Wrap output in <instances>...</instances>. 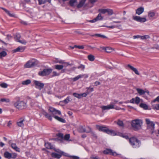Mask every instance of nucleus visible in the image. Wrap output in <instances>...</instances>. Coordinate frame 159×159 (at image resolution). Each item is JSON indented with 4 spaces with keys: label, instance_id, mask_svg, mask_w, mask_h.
<instances>
[{
    "label": "nucleus",
    "instance_id": "nucleus-11",
    "mask_svg": "<svg viewBox=\"0 0 159 159\" xmlns=\"http://www.w3.org/2000/svg\"><path fill=\"white\" fill-rule=\"evenodd\" d=\"M4 157L8 159H15L17 157V154L15 153H10L7 152H6L4 153Z\"/></svg>",
    "mask_w": 159,
    "mask_h": 159
},
{
    "label": "nucleus",
    "instance_id": "nucleus-61",
    "mask_svg": "<svg viewBox=\"0 0 159 159\" xmlns=\"http://www.w3.org/2000/svg\"><path fill=\"white\" fill-rule=\"evenodd\" d=\"M113 102H111L110 103V104L111 105H112L114 106V105L116 104L118 102V101L116 100H113Z\"/></svg>",
    "mask_w": 159,
    "mask_h": 159
},
{
    "label": "nucleus",
    "instance_id": "nucleus-36",
    "mask_svg": "<svg viewBox=\"0 0 159 159\" xmlns=\"http://www.w3.org/2000/svg\"><path fill=\"white\" fill-rule=\"evenodd\" d=\"M7 55V52L5 51H2L0 52V58H2L3 57H5Z\"/></svg>",
    "mask_w": 159,
    "mask_h": 159
},
{
    "label": "nucleus",
    "instance_id": "nucleus-54",
    "mask_svg": "<svg viewBox=\"0 0 159 159\" xmlns=\"http://www.w3.org/2000/svg\"><path fill=\"white\" fill-rule=\"evenodd\" d=\"M0 86L3 88H6L7 87V84L5 83H3L0 84Z\"/></svg>",
    "mask_w": 159,
    "mask_h": 159
},
{
    "label": "nucleus",
    "instance_id": "nucleus-55",
    "mask_svg": "<svg viewBox=\"0 0 159 159\" xmlns=\"http://www.w3.org/2000/svg\"><path fill=\"white\" fill-rule=\"evenodd\" d=\"M59 74L57 73L56 71H53L52 73V77H53L55 76H57L59 75Z\"/></svg>",
    "mask_w": 159,
    "mask_h": 159
},
{
    "label": "nucleus",
    "instance_id": "nucleus-40",
    "mask_svg": "<svg viewBox=\"0 0 159 159\" xmlns=\"http://www.w3.org/2000/svg\"><path fill=\"white\" fill-rule=\"evenodd\" d=\"M117 124L120 126L123 127L124 124L123 121L120 120H118L117 123Z\"/></svg>",
    "mask_w": 159,
    "mask_h": 159
},
{
    "label": "nucleus",
    "instance_id": "nucleus-7",
    "mask_svg": "<svg viewBox=\"0 0 159 159\" xmlns=\"http://www.w3.org/2000/svg\"><path fill=\"white\" fill-rule=\"evenodd\" d=\"M38 64V61L35 59H32L28 61L24 65L25 68H30L36 66Z\"/></svg>",
    "mask_w": 159,
    "mask_h": 159
},
{
    "label": "nucleus",
    "instance_id": "nucleus-47",
    "mask_svg": "<svg viewBox=\"0 0 159 159\" xmlns=\"http://www.w3.org/2000/svg\"><path fill=\"white\" fill-rule=\"evenodd\" d=\"M58 62L59 63H61V64H64V65H63L64 66H67L70 65V64L69 63L66 62H64V61H62V60L59 61Z\"/></svg>",
    "mask_w": 159,
    "mask_h": 159
},
{
    "label": "nucleus",
    "instance_id": "nucleus-50",
    "mask_svg": "<svg viewBox=\"0 0 159 159\" xmlns=\"http://www.w3.org/2000/svg\"><path fill=\"white\" fill-rule=\"evenodd\" d=\"M0 101L2 102H10V100L9 99L2 98L0 99Z\"/></svg>",
    "mask_w": 159,
    "mask_h": 159
},
{
    "label": "nucleus",
    "instance_id": "nucleus-58",
    "mask_svg": "<svg viewBox=\"0 0 159 159\" xmlns=\"http://www.w3.org/2000/svg\"><path fill=\"white\" fill-rule=\"evenodd\" d=\"M75 47L80 49H83L84 48V46L83 45H75Z\"/></svg>",
    "mask_w": 159,
    "mask_h": 159
},
{
    "label": "nucleus",
    "instance_id": "nucleus-30",
    "mask_svg": "<svg viewBox=\"0 0 159 159\" xmlns=\"http://www.w3.org/2000/svg\"><path fill=\"white\" fill-rule=\"evenodd\" d=\"M70 134H66L64 137H63V140L70 141Z\"/></svg>",
    "mask_w": 159,
    "mask_h": 159
},
{
    "label": "nucleus",
    "instance_id": "nucleus-44",
    "mask_svg": "<svg viewBox=\"0 0 159 159\" xmlns=\"http://www.w3.org/2000/svg\"><path fill=\"white\" fill-rule=\"evenodd\" d=\"M97 1V0H89V3L87 4H89V5H93L94 3Z\"/></svg>",
    "mask_w": 159,
    "mask_h": 159
},
{
    "label": "nucleus",
    "instance_id": "nucleus-19",
    "mask_svg": "<svg viewBox=\"0 0 159 159\" xmlns=\"http://www.w3.org/2000/svg\"><path fill=\"white\" fill-rule=\"evenodd\" d=\"M25 48L24 47L19 46L16 48L14 49L13 50V52H23L24 51Z\"/></svg>",
    "mask_w": 159,
    "mask_h": 159
},
{
    "label": "nucleus",
    "instance_id": "nucleus-10",
    "mask_svg": "<svg viewBox=\"0 0 159 159\" xmlns=\"http://www.w3.org/2000/svg\"><path fill=\"white\" fill-rule=\"evenodd\" d=\"M62 155L65 156H69V154L61 151L56 152H53L51 154L52 157L57 159L60 158Z\"/></svg>",
    "mask_w": 159,
    "mask_h": 159
},
{
    "label": "nucleus",
    "instance_id": "nucleus-34",
    "mask_svg": "<svg viewBox=\"0 0 159 159\" xmlns=\"http://www.w3.org/2000/svg\"><path fill=\"white\" fill-rule=\"evenodd\" d=\"M77 2V0H70L69 3L70 5L72 7L74 6L75 3Z\"/></svg>",
    "mask_w": 159,
    "mask_h": 159
},
{
    "label": "nucleus",
    "instance_id": "nucleus-21",
    "mask_svg": "<svg viewBox=\"0 0 159 159\" xmlns=\"http://www.w3.org/2000/svg\"><path fill=\"white\" fill-rule=\"evenodd\" d=\"M144 8L142 7H141L136 10V13L138 15H140L144 11Z\"/></svg>",
    "mask_w": 159,
    "mask_h": 159
},
{
    "label": "nucleus",
    "instance_id": "nucleus-15",
    "mask_svg": "<svg viewBox=\"0 0 159 159\" xmlns=\"http://www.w3.org/2000/svg\"><path fill=\"white\" fill-rule=\"evenodd\" d=\"M103 152L105 154H109L114 156H116L118 155L116 152L113 151L112 150H105L103 151Z\"/></svg>",
    "mask_w": 159,
    "mask_h": 159
},
{
    "label": "nucleus",
    "instance_id": "nucleus-6",
    "mask_svg": "<svg viewBox=\"0 0 159 159\" xmlns=\"http://www.w3.org/2000/svg\"><path fill=\"white\" fill-rule=\"evenodd\" d=\"M14 105L16 108L19 110H22L27 107L26 103L21 101H16L14 103Z\"/></svg>",
    "mask_w": 159,
    "mask_h": 159
},
{
    "label": "nucleus",
    "instance_id": "nucleus-46",
    "mask_svg": "<svg viewBox=\"0 0 159 159\" xmlns=\"http://www.w3.org/2000/svg\"><path fill=\"white\" fill-rule=\"evenodd\" d=\"M57 136L59 138H61V142H62L63 140V137L64 135L62 133H58L57 134Z\"/></svg>",
    "mask_w": 159,
    "mask_h": 159
},
{
    "label": "nucleus",
    "instance_id": "nucleus-48",
    "mask_svg": "<svg viewBox=\"0 0 159 159\" xmlns=\"http://www.w3.org/2000/svg\"><path fill=\"white\" fill-rule=\"evenodd\" d=\"M135 103L136 104H138L140 102V99L138 97H136L135 98Z\"/></svg>",
    "mask_w": 159,
    "mask_h": 159
},
{
    "label": "nucleus",
    "instance_id": "nucleus-24",
    "mask_svg": "<svg viewBox=\"0 0 159 159\" xmlns=\"http://www.w3.org/2000/svg\"><path fill=\"white\" fill-rule=\"evenodd\" d=\"M78 131L80 133L85 132L86 129L82 126H80L78 129Z\"/></svg>",
    "mask_w": 159,
    "mask_h": 159
},
{
    "label": "nucleus",
    "instance_id": "nucleus-9",
    "mask_svg": "<svg viewBox=\"0 0 159 159\" xmlns=\"http://www.w3.org/2000/svg\"><path fill=\"white\" fill-rule=\"evenodd\" d=\"M86 1V0H81L77 5V7L79 8L83 7L85 9H87L93 7V5H89L87 3L85 4Z\"/></svg>",
    "mask_w": 159,
    "mask_h": 159
},
{
    "label": "nucleus",
    "instance_id": "nucleus-17",
    "mask_svg": "<svg viewBox=\"0 0 159 159\" xmlns=\"http://www.w3.org/2000/svg\"><path fill=\"white\" fill-rule=\"evenodd\" d=\"M88 75L87 74H83L81 75H79L77 76L74 78L73 79V81H75L79 79L82 78L83 77H84L85 78H87L88 77Z\"/></svg>",
    "mask_w": 159,
    "mask_h": 159
},
{
    "label": "nucleus",
    "instance_id": "nucleus-56",
    "mask_svg": "<svg viewBox=\"0 0 159 159\" xmlns=\"http://www.w3.org/2000/svg\"><path fill=\"white\" fill-rule=\"evenodd\" d=\"M69 157L73 159H79L80 158L78 156H70L69 155Z\"/></svg>",
    "mask_w": 159,
    "mask_h": 159
},
{
    "label": "nucleus",
    "instance_id": "nucleus-26",
    "mask_svg": "<svg viewBox=\"0 0 159 159\" xmlns=\"http://www.w3.org/2000/svg\"><path fill=\"white\" fill-rule=\"evenodd\" d=\"M106 13L109 16L112 15L114 13L113 10L110 9H106Z\"/></svg>",
    "mask_w": 159,
    "mask_h": 159
},
{
    "label": "nucleus",
    "instance_id": "nucleus-39",
    "mask_svg": "<svg viewBox=\"0 0 159 159\" xmlns=\"http://www.w3.org/2000/svg\"><path fill=\"white\" fill-rule=\"evenodd\" d=\"M24 121V120H22L19 122H17V124L18 125L19 127H22L24 126L23 121Z\"/></svg>",
    "mask_w": 159,
    "mask_h": 159
},
{
    "label": "nucleus",
    "instance_id": "nucleus-14",
    "mask_svg": "<svg viewBox=\"0 0 159 159\" xmlns=\"http://www.w3.org/2000/svg\"><path fill=\"white\" fill-rule=\"evenodd\" d=\"M133 19L141 23L144 22L146 21L145 18H142L137 16H134Z\"/></svg>",
    "mask_w": 159,
    "mask_h": 159
},
{
    "label": "nucleus",
    "instance_id": "nucleus-37",
    "mask_svg": "<svg viewBox=\"0 0 159 159\" xmlns=\"http://www.w3.org/2000/svg\"><path fill=\"white\" fill-rule=\"evenodd\" d=\"M88 59L91 61H93L94 60V56L91 54L88 55Z\"/></svg>",
    "mask_w": 159,
    "mask_h": 159
},
{
    "label": "nucleus",
    "instance_id": "nucleus-59",
    "mask_svg": "<svg viewBox=\"0 0 159 159\" xmlns=\"http://www.w3.org/2000/svg\"><path fill=\"white\" fill-rule=\"evenodd\" d=\"M18 42L24 44H25L27 43L26 41L24 39H23L22 40H18Z\"/></svg>",
    "mask_w": 159,
    "mask_h": 159
},
{
    "label": "nucleus",
    "instance_id": "nucleus-23",
    "mask_svg": "<svg viewBox=\"0 0 159 159\" xmlns=\"http://www.w3.org/2000/svg\"><path fill=\"white\" fill-rule=\"evenodd\" d=\"M101 48L103 50H105L106 52L108 53L111 52L112 51V48L110 47H107L105 48L103 47Z\"/></svg>",
    "mask_w": 159,
    "mask_h": 159
},
{
    "label": "nucleus",
    "instance_id": "nucleus-32",
    "mask_svg": "<svg viewBox=\"0 0 159 159\" xmlns=\"http://www.w3.org/2000/svg\"><path fill=\"white\" fill-rule=\"evenodd\" d=\"M97 21L102 20L103 19V17L102 16L101 14L99 13L95 18Z\"/></svg>",
    "mask_w": 159,
    "mask_h": 159
},
{
    "label": "nucleus",
    "instance_id": "nucleus-43",
    "mask_svg": "<svg viewBox=\"0 0 159 159\" xmlns=\"http://www.w3.org/2000/svg\"><path fill=\"white\" fill-rule=\"evenodd\" d=\"M119 135L126 139H129L128 136L127 135L125 134L120 133L119 134Z\"/></svg>",
    "mask_w": 159,
    "mask_h": 159
},
{
    "label": "nucleus",
    "instance_id": "nucleus-13",
    "mask_svg": "<svg viewBox=\"0 0 159 159\" xmlns=\"http://www.w3.org/2000/svg\"><path fill=\"white\" fill-rule=\"evenodd\" d=\"M33 82L35 85L36 88L40 90L43 88L44 85L43 83L39 81L35 80H34Z\"/></svg>",
    "mask_w": 159,
    "mask_h": 159
},
{
    "label": "nucleus",
    "instance_id": "nucleus-16",
    "mask_svg": "<svg viewBox=\"0 0 159 159\" xmlns=\"http://www.w3.org/2000/svg\"><path fill=\"white\" fill-rule=\"evenodd\" d=\"M102 111L104 110H109L111 109L114 108V106L113 105H111L110 104L107 106H102L101 107Z\"/></svg>",
    "mask_w": 159,
    "mask_h": 159
},
{
    "label": "nucleus",
    "instance_id": "nucleus-12",
    "mask_svg": "<svg viewBox=\"0 0 159 159\" xmlns=\"http://www.w3.org/2000/svg\"><path fill=\"white\" fill-rule=\"evenodd\" d=\"M52 70L50 69H44L42 71H39L38 74L41 76L48 75L52 72Z\"/></svg>",
    "mask_w": 159,
    "mask_h": 159
},
{
    "label": "nucleus",
    "instance_id": "nucleus-64",
    "mask_svg": "<svg viewBox=\"0 0 159 159\" xmlns=\"http://www.w3.org/2000/svg\"><path fill=\"white\" fill-rule=\"evenodd\" d=\"M12 38V36L9 34L7 35V38H6V39H7L8 40H9V39H11Z\"/></svg>",
    "mask_w": 159,
    "mask_h": 159
},
{
    "label": "nucleus",
    "instance_id": "nucleus-60",
    "mask_svg": "<svg viewBox=\"0 0 159 159\" xmlns=\"http://www.w3.org/2000/svg\"><path fill=\"white\" fill-rule=\"evenodd\" d=\"M91 135L94 138H97V136L96 135V134L95 133L92 131L91 133Z\"/></svg>",
    "mask_w": 159,
    "mask_h": 159
},
{
    "label": "nucleus",
    "instance_id": "nucleus-27",
    "mask_svg": "<svg viewBox=\"0 0 159 159\" xmlns=\"http://www.w3.org/2000/svg\"><path fill=\"white\" fill-rule=\"evenodd\" d=\"M64 66L63 65H57L55 66V69L58 70H61L63 69Z\"/></svg>",
    "mask_w": 159,
    "mask_h": 159
},
{
    "label": "nucleus",
    "instance_id": "nucleus-35",
    "mask_svg": "<svg viewBox=\"0 0 159 159\" xmlns=\"http://www.w3.org/2000/svg\"><path fill=\"white\" fill-rule=\"evenodd\" d=\"M70 98L69 96L67 97L63 101V102L65 104H67L69 102H70L71 100H70Z\"/></svg>",
    "mask_w": 159,
    "mask_h": 159
},
{
    "label": "nucleus",
    "instance_id": "nucleus-1",
    "mask_svg": "<svg viewBox=\"0 0 159 159\" xmlns=\"http://www.w3.org/2000/svg\"><path fill=\"white\" fill-rule=\"evenodd\" d=\"M48 111L50 112L49 113H47L44 111H43L42 112V114L50 121L52 120V117H53L55 118V116H56L57 114L61 115V112L60 111L57 110L51 107H49Z\"/></svg>",
    "mask_w": 159,
    "mask_h": 159
},
{
    "label": "nucleus",
    "instance_id": "nucleus-5",
    "mask_svg": "<svg viewBox=\"0 0 159 159\" xmlns=\"http://www.w3.org/2000/svg\"><path fill=\"white\" fill-rule=\"evenodd\" d=\"M145 121L147 124L148 129L149 130L151 134H153L154 132V123L153 122L151 121L149 119H146Z\"/></svg>",
    "mask_w": 159,
    "mask_h": 159
},
{
    "label": "nucleus",
    "instance_id": "nucleus-29",
    "mask_svg": "<svg viewBox=\"0 0 159 159\" xmlns=\"http://www.w3.org/2000/svg\"><path fill=\"white\" fill-rule=\"evenodd\" d=\"M55 119L57 120H58V121L62 123H65L66 122V120H65L62 118H60L58 116H55Z\"/></svg>",
    "mask_w": 159,
    "mask_h": 159
},
{
    "label": "nucleus",
    "instance_id": "nucleus-3",
    "mask_svg": "<svg viewBox=\"0 0 159 159\" xmlns=\"http://www.w3.org/2000/svg\"><path fill=\"white\" fill-rule=\"evenodd\" d=\"M142 123L143 122L141 120L137 119L132 120L131 126L134 130L137 131L141 129Z\"/></svg>",
    "mask_w": 159,
    "mask_h": 159
},
{
    "label": "nucleus",
    "instance_id": "nucleus-28",
    "mask_svg": "<svg viewBox=\"0 0 159 159\" xmlns=\"http://www.w3.org/2000/svg\"><path fill=\"white\" fill-rule=\"evenodd\" d=\"M155 15V13L154 12L150 11L148 14V16L149 18H151L153 17Z\"/></svg>",
    "mask_w": 159,
    "mask_h": 159
},
{
    "label": "nucleus",
    "instance_id": "nucleus-57",
    "mask_svg": "<svg viewBox=\"0 0 159 159\" xmlns=\"http://www.w3.org/2000/svg\"><path fill=\"white\" fill-rule=\"evenodd\" d=\"M7 13L9 16L11 17H14L15 15L13 14H11L10 13L9 11L8 10L7 12H6Z\"/></svg>",
    "mask_w": 159,
    "mask_h": 159
},
{
    "label": "nucleus",
    "instance_id": "nucleus-63",
    "mask_svg": "<svg viewBox=\"0 0 159 159\" xmlns=\"http://www.w3.org/2000/svg\"><path fill=\"white\" fill-rule=\"evenodd\" d=\"M156 101L159 102V96L157 97L155 99L153 100L152 102H155Z\"/></svg>",
    "mask_w": 159,
    "mask_h": 159
},
{
    "label": "nucleus",
    "instance_id": "nucleus-31",
    "mask_svg": "<svg viewBox=\"0 0 159 159\" xmlns=\"http://www.w3.org/2000/svg\"><path fill=\"white\" fill-rule=\"evenodd\" d=\"M31 80H27L22 82V84L23 85H27L31 83Z\"/></svg>",
    "mask_w": 159,
    "mask_h": 159
},
{
    "label": "nucleus",
    "instance_id": "nucleus-62",
    "mask_svg": "<svg viewBox=\"0 0 159 159\" xmlns=\"http://www.w3.org/2000/svg\"><path fill=\"white\" fill-rule=\"evenodd\" d=\"M91 159H98V157L97 156H95L93 155H92L90 157Z\"/></svg>",
    "mask_w": 159,
    "mask_h": 159
},
{
    "label": "nucleus",
    "instance_id": "nucleus-18",
    "mask_svg": "<svg viewBox=\"0 0 159 159\" xmlns=\"http://www.w3.org/2000/svg\"><path fill=\"white\" fill-rule=\"evenodd\" d=\"M45 146L47 149H55L54 145L50 143H45Z\"/></svg>",
    "mask_w": 159,
    "mask_h": 159
},
{
    "label": "nucleus",
    "instance_id": "nucleus-51",
    "mask_svg": "<svg viewBox=\"0 0 159 159\" xmlns=\"http://www.w3.org/2000/svg\"><path fill=\"white\" fill-rule=\"evenodd\" d=\"M92 131V129L89 127H88L87 129H86V131L85 132L87 133H91Z\"/></svg>",
    "mask_w": 159,
    "mask_h": 159
},
{
    "label": "nucleus",
    "instance_id": "nucleus-45",
    "mask_svg": "<svg viewBox=\"0 0 159 159\" xmlns=\"http://www.w3.org/2000/svg\"><path fill=\"white\" fill-rule=\"evenodd\" d=\"M85 68V66L84 65H83L82 64L80 65V66H78L77 67L78 69H80L82 70H84Z\"/></svg>",
    "mask_w": 159,
    "mask_h": 159
},
{
    "label": "nucleus",
    "instance_id": "nucleus-22",
    "mask_svg": "<svg viewBox=\"0 0 159 159\" xmlns=\"http://www.w3.org/2000/svg\"><path fill=\"white\" fill-rule=\"evenodd\" d=\"M136 90L140 95L144 94L145 93H149V92L148 91H145L139 88L137 89Z\"/></svg>",
    "mask_w": 159,
    "mask_h": 159
},
{
    "label": "nucleus",
    "instance_id": "nucleus-41",
    "mask_svg": "<svg viewBox=\"0 0 159 159\" xmlns=\"http://www.w3.org/2000/svg\"><path fill=\"white\" fill-rule=\"evenodd\" d=\"M92 36H95L97 37H100L102 38H106V37L104 35H102L100 34H95L92 35Z\"/></svg>",
    "mask_w": 159,
    "mask_h": 159
},
{
    "label": "nucleus",
    "instance_id": "nucleus-8",
    "mask_svg": "<svg viewBox=\"0 0 159 159\" xmlns=\"http://www.w3.org/2000/svg\"><path fill=\"white\" fill-rule=\"evenodd\" d=\"M86 1V0H81L77 5V7L79 8L83 7L85 9H87L93 7V5H89L87 3L85 4Z\"/></svg>",
    "mask_w": 159,
    "mask_h": 159
},
{
    "label": "nucleus",
    "instance_id": "nucleus-2",
    "mask_svg": "<svg viewBox=\"0 0 159 159\" xmlns=\"http://www.w3.org/2000/svg\"><path fill=\"white\" fill-rule=\"evenodd\" d=\"M96 128L99 131L103 132L111 135L115 136L116 135V133L114 130H110L106 126L97 125H96Z\"/></svg>",
    "mask_w": 159,
    "mask_h": 159
},
{
    "label": "nucleus",
    "instance_id": "nucleus-49",
    "mask_svg": "<svg viewBox=\"0 0 159 159\" xmlns=\"http://www.w3.org/2000/svg\"><path fill=\"white\" fill-rule=\"evenodd\" d=\"M39 5L44 4L47 2V0H38Z\"/></svg>",
    "mask_w": 159,
    "mask_h": 159
},
{
    "label": "nucleus",
    "instance_id": "nucleus-4",
    "mask_svg": "<svg viewBox=\"0 0 159 159\" xmlns=\"http://www.w3.org/2000/svg\"><path fill=\"white\" fill-rule=\"evenodd\" d=\"M129 143L134 148H139L141 145L140 141L135 137H132L129 139Z\"/></svg>",
    "mask_w": 159,
    "mask_h": 159
},
{
    "label": "nucleus",
    "instance_id": "nucleus-52",
    "mask_svg": "<svg viewBox=\"0 0 159 159\" xmlns=\"http://www.w3.org/2000/svg\"><path fill=\"white\" fill-rule=\"evenodd\" d=\"M149 38V36L148 35H145L143 36H141V39H148Z\"/></svg>",
    "mask_w": 159,
    "mask_h": 159
},
{
    "label": "nucleus",
    "instance_id": "nucleus-53",
    "mask_svg": "<svg viewBox=\"0 0 159 159\" xmlns=\"http://www.w3.org/2000/svg\"><path fill=\"white\" fill-rule=\"evenodd\" d=\"M11 146L13 149H17L18 148L16 144L15 143H11Z\"/></svg>",
    "mask_w": 159,
    "mask_h": 159
},
{
    "label": "nucleus",
    "instance_id": "nucleus-38",
    "mask_svg": "<svg viewBox=\"0 0 159 159\" xmlns=\"http://www.w3.org/2000/svg\"><path fill=\"white\" fill-rule=\"evenodd\" d=\"M98 12L100 13L105 14L106 13V9H100L98 10Z\"/></svg>",
    "mask_w": 159,
    "mask_h": 159
},
{
    "label": "nucleus",
    "instance_id": "nucleus-42",
    "mask_svg": "<svg viewBox=\"0 0 159 159\" xmlns=\"http://www.w3.org/2000/svg\"><path fill=\"white\" fill-rule=\"evenodd\" d=\"M73 95L75 97L79 99L81 98V95L80 94H78L77 93H74L73 94Z\"/></svg>",
    "mask_w": 159,
    "mask_h": 159
},
{
    "label": "nucleus",
    "instance_id": "nucleus-33",
    "mask_svg": "<svg viewBox=\"0 0 159 159\" xmlns=\"http://www.w3.org/2000/svg\"><path fill=\"white\" fill-rule=\"evenodd\" d=\"M140 107L145 110L147 109L148 108V106L146 104L143 103H140Z\"/></svg>",
    "mask_w": 159,
    "mask_h": 159
},
{
    "label": "nucleus",
    "instance_id": "nucleus-20",
    "mask_svg": "<svg viewBox=\"0 0 159 159\" xmlns=\"http://www.w3.org/2000/svg\"><path fill=\"white\" fill-rule=\"evenodd\" d=\"M127 66L129 67L131 70L133 71L136 75H139V74L137 70L135 68H134V67L131 66L129 64H128L127 65Z\"/></svg>",
    "mask_w": 159,
    "mask_h": 159
},
{
    "label": "nucleus",
    "instance_id": "nucleus-25",
    "mask_svg": "<svg viewBox=\"0 0 159 159\" xmlns=\"http://www.w3.org/2000/svg\"><path fill=\"white\" fill-rule=\"evenodd\" d=\"M21 35L19 34H16L15 36L14 39L16 41L18 42V40H20Z\"/></svg>",
    "mask_w": 159,
    "mask_h": 159
}]
</instances>
